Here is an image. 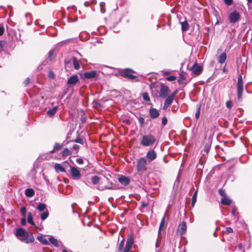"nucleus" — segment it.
Listing matches in <instances>:
<instances>
[{
  "label": "nucleus",
  "instance_id": "obj_16",
  "mask_svg": "<svg viewBox=\"0 0 252 252\" xmlns=\"http://www.w3.org/2000/svg\"><path fill=\"white\" fill-rule=\"evenodd\" d=\"M37 239L42 244L47 245L49 244V241L46 238L45 236L40 235L37 236Z\"/></svg>",
  "mask_w": 252,
  "mask_h": 252
},
{
  "label": "nucleus",
  "instance_id": "obj_1",
  "mask_svg": "<svg viewBox=\"0 0 252 252\" xmlns=\"http://www.w3.org/2000/svg\"><path fill=\"white\" fill-rule=\"evenodd\" d=\"M156 142V137L154 135L150 134L143 135L140 143L144 147H151L153 146Z\"/></svg>",
  "mask_w": 252,
  "mask_h": 252
},
{
  "label": "nucleus",
  "instance_id": "obj_59",
  "mask_svg": "<svg viewBox=\"0 0 252 252\" xmlns=\"http://www.w3.org/2000/svg\"><path fill=\"white\" fill-rule=\"evenodd\" d=\"M248 3H250L252 2V0H247Z\"/></svg>",
  "mask_w": 252,
  "mask_h": 252
},
{
  "label": "nucleus",
  "instance_id": "obj_8",
  "mask_svg": "<svg viewBox=\"0 0 252 252\" xmlns=\"http://www.w3.org/2000/svg\"><path fill=\"white\" fill-rule=\"evenodd\" d=\"M134 243L133 238L132 236L129 237L126 243V245L123 252H129L130 250Z\"/></svg>",
  "mask_w": 252,
  "mask_h": 252
},
{
  "label": "nucleus",
  "instance_id": "obj_43",
  "mask_svg": "<svg viewBox=\"0 0 252 252\" xmlns=\"http://www.w3.org/2000/svg\"><path fill=\"white\" fill-rule=\"evenodd\" d=\"M219 193L220 194L222 197H226V194L225 193V192L224 190H222V189H220L219 190Z\"/></svg>",
  "mask_w": 252,
  "mask_h": 252
},
{
  "label": "nucleus",
  "instance_id": "obj_54",
  "mask_svg": "<svg viewBox=\"0 0 252 252\" xmlns=\"http://www.w3.org/2000/svg\"><path fill=\"white\" fill-rule=\"evenodd\" d=\"M196 194H197V192H195L193 196H192V202H195L196 201Z\"/></svg>",
  "mask_w": 252,
  "mask_h": 252
},
{
  "label": "nucleus",
  "instance_id": "obj_31",
  "mask_svg": "<svg viewBox=\"0 0 252 252\" xmlns=\"http://www.w3.org/2000/svg\"><path fill=\"white\" fill-rule=\"evenodd\" d=\"M189 28V25L187 21L182 23V30L183 31H187Z\"/></svg>",
  "mask_w": 252,
  "mask_h": 252
},
{
  "label": "nucleus",
  "instance_id": "obj_39",
  "mask_svg": "<svg viewBox=\"0 0 252 252\" xmlns=\"http://www.w3.org/2000/svg\"><path fill=\"white\" fill-rule=\"evenodd\" d=\"M200 112V106H198V107L197 108V110L195 113V117L196 119H198L199 117Z\"/></svg>",
  "mask_w": 252,
  "mask_h": 252
},
{
  "label": "nucleus",
  "instance_id": "obj_18",
  "mask_svg": "<svg viewBox=\"0 0 252 252\" xmlns=\"http://www.w3.org/2000/svg\"><path fill=\"white\" fill-rule=\"evenodd\" d=\"M78 81V76L77 75H73L68 79L67 83L70 85H74Z\"/></svg>",
  "mask_w": 252,
  "mask_h": 252
},
{
  "label": "nucleus",
  "instance_id": "obj_47",
  "mask_svg": "<svg viewBox=\"0 0 252 252\" xmlns=\"http://www.w3.org/2000/svg\"><path fill=\"white\" fill-rule=\"evenodd\" d=\"M30 78L28 77L26 79V80L24 81V84L25 86H28V85L30 83Z\"/></svg>",
  "mask_w": 252,
  "mask_h": 252
},
{
  "label": "nucleus",
  "instance_id": "obj_51",
  "mask_svg": "<svg viewBox=\"0 0 252 252\" xmlns=\"http://www.w3.org/2000/svg\"><path fill=\"white\" fill-rule=\"evenodd\" d=\"M167 120L165 117H163L162 118V124L163 125L165 126L167 124Z\"/></svg>",
  "mask_w": 252,
  "mask_h": 252
},
{
  "label": "nucleus",
  "instance_id": "obj_41",
  "mask_svg": "<svg viewBox=\"0 0 252 252\" xmlns=\"http://www.w3.org/2000/svg\"><path fill=\"white\" fill-rule=\"evenodd\" d=\"M226 106L227 108L230 109L232 107V102L230 100L227 101L226 102Z\"/></svg>",
  "mask_w": 252,
  "mask_h": 252
},
{
  "label": "nucleus",
  "instance_id": "obj_38",
  "mask_svg": "<svg viewBox=\"0 0 252 252\" xmlns=\"http://www.w3.org/2000/svg\"><path fill=\"white\" fill-rule=\"evenodd\" d=\"M20 212L24 217H26L27 210L25 207H22L20 209Z\"/></svg>",
  "mask_w": 252,
  "mask_h": 252
},
{
  "label": "nucleus",
  "instance_id": "obj_37",
  "mask_svg": "<svg viewBox=\"0 0 252 252\" xmlns=\"http://www.w3.org/2000/svg\"><path fill=\"white\" fill-rule=\"evenodd\" d=\"M48 54L50 60H52L55 57V53L53 50L50 51Z\"/></svg>",
  "mask_w": 252,
  "mask_h": 252
},
{
  "label": "nucleus",
  "instance_id": "obj_33",
  "mask_svg": "<svg viewBox=\"0 0 252 252\" xmlns=\"http://www.w3.org/2000/svg\"><path fill=\"white\" fill-rule=\"evenodd\" d=\"M46 207V205L45 204L40 203L37 206V209L39 211L42 212L45 210Z\"/></svg>",
  "mask_w": 252,
  "mask_h": 252
},
{
  "label": "nucleus",
  "instance_id": "obj_42",
  "mask_svg": "<svg viewBox=\"0 0 252 252\" xmlns=\"http://www.w3.org/2000/svg\"><path fill=\"white\" fill-rule=\"evenodd\" d=\"M74 142H76V143L81 144H83V143H84L83 139H82V138H81L80 137L77 138V139H76L74 140Z\"/></svg>",
  "mask_w": 252,
  "mask_h": 252
},
{
  "label": "nucleus",
  "instance_id": "obj_52",
  "mask_svg": "<svg viewBox=\"0 0 252 252\" xmlns=\"http://www.w3.org/2000/svg\"><path fill=\"white\" fill-rule=\"evenodd\" d=\"M21 224L22 225H25L26 224V217H23V218L21 220Z\"/></svg>",
  "mask_w": 252,
  "mask_h": 252
},
{
  "label": "nucleus",
  "instance_id": "obj_10",
  "mask_svg": "<svg viewBox=\"0 0 252 252\" xmlns=\"http://www.w3.org/2000/svg\"><path fill=\"white\" fill-rule=\"evenodd\" d=\"M239 19L240 15L237 12L234 11L229 15V20L231 23H234L239 21Z\"/></svg>",
  "mask_w": 252,
  "mask_h": 252
},
{
  "label": "nucleus",
  "instance_id": "obj_36",
  "mask_svg": "<svg viewBox=\"0 0 252 252\" xmlns=\"http://www.w3.org/2000/svg\"><path fill=\"white\" fill-rule=\"evenodd\" d=\"M142 97L143 99L146 101H149L150 100V97L149 94L147 93H144L143 94Z\"/></svg>",
  "mask_w": 252,
  "mask_h": 252
},
{
  "label": "nucleus",
  "instance_id": "obj_44",
  "mask_svg": "<svg viewBox=\"0 0 252 252\" xmlns=\"http://www.w3.org/2000/svg\"><path fill=\"white\" fill-rule=\"evenodd\" d=\"M225 232L226 233H227V234L232 233L233 232V229H232V228L229 227H226V229H225Z\"/></svg>",
  "mask_w": 252,
  "mask_h": 252
},
{
  "label": "nucleus",
  "instance_id": "obj_27",
  "mask_svg": "<svg viewBox=\"0 0 252 252\" xmlns=\"http://www.w3.org/2000/svg\"><path fill=\"white\" fill-rule=\"evenodd\" d=\"M72 154V151L71 150H69L67 148L64 149L62 152V155L63 157H67L69 155H71Z\"/></svg>",
  "mask_w": 252,
  "mask_h": 252
},
{
  "label": "nucleus",
  "instance_id": "obj_64",
  "mask_svg": "<svg viewBox=\"0 0 252 252\" xmlns=\"http://www.w3.org/2000/svg\"><path fill=\"white\" fill-rule=\"evenodd\" d=\"M216 234V232H214V235H215Z\"/></svg>",
  "mask_w": 252,
  "mask_h": 252
},
{
  "label": "nucleus",
  "instance_id": "obj_5",
  "mask_svg": "<svg viewBox=\"0 0 252 252\" xmlns=\"http://www.w3.org/2000/svg\"><path fill=\"white\" fill-rule=\"evenodd\" d=\"M70 173L71 178L74 180H79L81 177L80 171L76 166L70 167Z\"/></svg>",
  "mask_w": 252,
  "mask_h": 252
},
{
  "label": "nucleus",
  "instance_id": "obj_57",
  "mask_svg": "<svg viewBox=\"0 0 252 252\" xmlns=\"http://www.w3.org/2000/svg\"><path fill=\"white\" fill-rule=\"evenodd\" d=\"M235 209L234 208H233L232 211V213L233 214V215H235Z\"/></svg>",
  "mask_w": 252,
  "mask_h": 252
},
{
  "label": "nucleus",
  "instance_id": "obj_4",
  "mask_svg": "<svg viewBox=\"0 0 252 252\" xmlns=\"http://www.w3.org/2000/svg\"><path fill=\"white\" fill-rule=\"evenodd\" d=\"M237 92L238 99L240 100L243 93V81L242 77L241 75L238 76V82L237 84Z\"/></svg>",
  "mask_w": 252,
  "mask_h": 252
},
{
  "label": "nucleus",
  "instance_id": "obj_15",
  "mask_svg": "<svg viewBox=\"0 0 252 252\" xmlns=\"http://www.w3.org/2000/svg\"><path fill=\"white\" fill-rule=\"evenodd\" d=\"M149 113L152 119H156L158 117L159 113L157 109L151 108L149 110Z\"/></svg>",
  "mask_w": 252,
  "mask_h": 252
},
{
  "label": "nucleus",
  "instance_id": "obj_20",
  "mask_svg": "<svg viewBox=\"0 0 252 252\" xmlns=\"http://www.w3.org/2000/svg\"><path fill=\"white\" fill-rule=\"evenodd\" d=\"M27 233L24 229L22 228H19L17 229L16 232V235L17 237H21L24 236Z\"/></svg>",
  "mask_w": 252,
  "mask_h": 252
},
{
  "label": "nucleus",
  "instance_id": "obj_60",
  "mask_svg": "<svg viewBox=\"0 0 252 252\" xmlns=\"http://www.w3.org/2000/svg\"><path fill=\"white\" fill-rule=\"evenodd\" d=\"M84 5H85L86 6H88V4H87V1L85 2V3H84Z\"/></svg>",
  "mask_w": 252,
  "mask_h": 252
},
{
  "label": "nucleus",
  "instance_id": "obj_55",
  "mask_svg": "<svg viewBox=\"0 0 252 252\" xmlns=\"http://www.w3.org/2000/svg\"><path fill=\"white\" fill-rule=\"evenodd\" d=\"M170 73V71H165L164 72V75H168Z\"/></svg>",
  "mask_w": 252,
  "mask_h": 252
},
{
  "label": "nucleus",
  "instance_id": "obj_17",
  "mask_svg": "<svg viewBox=\"0 0 252 252\" xmlns=\"http://www.w3.org/2000/svg\"><path fill=\"white\" fill-rule=\"evenodd\" d=\"M119 181L120 183L124 185H127L129 183V179L124 176H122L119 178Z\"/></svg>",
  "mask_w": 252,
  "mask_h": 252
},
{
  "label": "nucleus",
  "instance_id": "obj_3",
  "mask_svg": "<svg viewBox=\"0 0 252 252\" xmlns=\"http://www.w3.org/2000/svg\"><path fill=\"white\" fill-rule=\"evenodd\" d=\"M178 91L175 90L171 94L166 97L163 107V110H166L171 105Z\"/></svg>",
  "mask_w": 252,
  "mask_h": 252
},
{
  "label": "nucleus",
  "instance_id": "obj_28",
  "mask_svg": "<svg viewBox=\"0 0 252 252\" xmlns=\"http://www.w3.org/2000/svg\"><path fill=\"white\" fill-rule=\"evenodd\" d=\"M73 64L75 69L78 70L80 68L79 62L75 57L73 58Z\"/></svg>",
  "mask_w": 252,
  "mask_h": 252
},
{
  "label": "nucleus",
  "instance_id": "obj_63",
  "mask_svg": "<svg viewBox=\"0 0 252 252\" xmlns=\"http://www.w3.org/2000/svg\"><path fill=\"white\" fill-rule=\"evenodd\" d=\"M62 252H67L66 251H65V250H64Z\"/></svg>",
  "mask_w": 252,
  "mask_h": 252
},
{
  "label": "nucleus",
  "instance_id": "obj_48",
  "mask_svg": "<svg viewBox=\"0 0 252 252\" xmlns=\"http://www.w3.org/2000/svg\"><path fill=\"white\" fill-rule=\"evenodd\" d=\"M80 148V147L79 145H77V144H74L73 147H72V149L74 150H75L76 151V152L77 153L79 149Z\"/></svg>",
  "mask_w": 252,
  "mask_h": 252
},
{
  "label": "nucleus",
  "instance_id": "obj_58",
  "mask_svg": "<svg viewBox=\"0 0 252 252\" xmlns=\"http://www.w3.org/2000/svg\"><path fill=\"white\" fill-rule=\"evenodd\" d=\"M105 10L103 9V7L102 8H101V13H104L105 12Z\"/></svg>",
  "mask_w": 252,
  "mask_h": 252
},
{
  "label": "nucleus",
  "instance_id": "obj_24",
  "mask_svg": "<svg viewBox=\"0 0 252 252\" xmlns=\"http://www.w3.org/2000/svg\"><path fill=\"white\" fill-rule=\"evenodd\" d=\"M25 195L28 197H32L34 194V191L32 189H27L25 190Z\"/></svg>",
  "mask_w": 252,
  "mask_h": 252
},
{
  "label": "nucleus",
  "instance_id": "obj_49",
  "mask_svg": "<svg viewBox=\"0 0 252 252\" xmlns=\"http://www.w3.org/2000/svg\"><path fill=\"white\" fill-rule=\"evenodd\" d=\"M138 121H139V123L141 124V125L142 126L145 122V120L142 117H139L138 118Z\"/></svg>",
  "mask_w": 252,
  "mask_h": 252
},
{
  "label": "nucleus",
  "instance_id": "obj_6",
  "mask_svg": "<svg viewBox=\"0 0 252 252\" xmlns=\"http://www.w3.org/2000/svg\"><path fill=\"white\" fill-rule=\"evenodd\" d=\"M170 91V89L167 86L164 84L161 85L159 92V96L161 98H165L168 96V94Z\"/></svg>",
  "mask_w": 252,
  "mask_h": 252
},
{
  "label": "nucleus",
  "instance_id": "obj_14",
  "mask_svg": "<svg viewBox=\"0 0 252 252\" xmlns=\"http://www.w3.org/2000/svg\"><path fill=\"white\" fill-rule=\"evenodd\" d=\"M97 75V72L95 70L86 72L84 73L85 78L90 79L95 77Z\"/></svg>",
  "mask_w": 252,
  "mask_h": 252
},
{
  "label": "nucleus",
  "instance_id": "obj_62",
  "mask_svg": "<svg viewBox=\"0 0 252 252\" xmlns=\"http://www.w3.org/2000/svg\"><path fill=\"white\" fill-rule=\"evenodd\" d=\"M146 206H147V205H146V204H142V206H143V207H146Z\"/></svg>",
  "mask_w": 252,
  "mask_h": 252
},
{
  "label": "nucleus",
  "instance_id": "obj_53",
  "mask_svg": "<svg viewBox=\"0 0 252 252\" xmlns=\"http://www.w3.org/2000/svg\"><path fill=\"white\" fill-rule=\"evenodd\" d=\"M48 76L50 78H54L55 75H54V73L52 71H50L49 72Z\"/></svg>",
  "mask_w": 252,
  "mask_h": 252
},
{
  "label": "nucleus",
  "instance_id": "obj_22",
  "mask_svg": "<svg viewBox=\"0 0 252 252\" xmlns=\"http://www.w3.org/2000/svg\"><path fill=\"white\" fill-rule=\"evenodd\" d=\"M226 59V54L225 53H222L218 58L219 62L221 64H222L225 62Z\"/></svg>",
  "mask_w": 252,
  "mask_h": 252
},
{
  "label": "nucleus",
  "instance_id": "obj_25",
  "mask_svg": "<svg viewBox=\"0 0 252 252\" xmlns=\"http://www.w3.org/2000/svg\"><path fill=\"white\" fill-rule=\"evenodd\" d=\"M57 109H58V106H55L52 109H51L47 111V114H48V116H49L50 117H52L56 113Z\"/></svg>",
  "mask_w": 252,
  "mask_h": 252
},
{
  "label": "nucleus",
  "instance_id": "obj_30",
  "mask_svg": "<svg viewBox=\"0 0 252 252\" xmlns=\"http://www.w3.org/2000/svg\"><path fill=\"white\" fill-rule=\"evenodd\" d=\"M27 220H28V223H29L30 224L32 225H35V223L33 220L32 213L31 212L28 213Z\"/></svg>",
  "mask_w": 252,
  "mask_h": 252
},
{
  "label": "nucleus",
  "instance_id": "obj_11",
  "mask_svg": "<svg viewBox=\"0 0 252 252\" xmlns=\"http://www.w3.org/2000/svg\"><path fill=\"white\" fill-rule=\"evenodd\" d=\"M21 241L26 243H32L34 241V238L32 235H29L27 232L24 236H23L21 239Z\"/></svg>",
  "mask_w": 252,
  "mask_h": 252
},
{
  "label": "nucleus",
  "instance_id": "obj_19",
  "mask_svg": "<svg viewBox=\"0 0 252 252\" xmlns=\"http://www.w3.org/2000/svg\"><path fill=\"white\" fill-rule=\"evenodd\" d=\"M49 244L50 243V244H52L54 246H55L56 247H58L59 246V241H58L57 239L55 238L52 236H49Z\"/></svg>",
  "mask_w": 252,
  "mask_h": 252
},
{
  "label": "nucleus",
  "instance_id": "obj_29",
  "mask_svg": "<svg viewBox=\"0 0 252 252\" xmlns=\"http://www.w3.org/2000/svg\"><path fill=\"white\" fill-rule=\"evenodd\" d=\"M166 215V214H165L164 216V217H163L161 222H160V225H159V230H158V235H160V233H161V231L163 228V227L164 226V223H165V215Z\"/></svg>",
  "mask_w": 252,
  "mask_h": 252
},
{
  "label": "nucleus",
  "instance_id": "obj_34",
  "mask_svg": "<svg viewBox=\"0 0 252 252\" xmlns=\"http://www.w3.org/2000/svg\"><path fill=\"white\" fill-rule=\"evenodd\" d=\"M99 178L97 176H94L92 177V181L93 184L95 185L99 182Z\"/></svg>",
  "mask_w": 252,
  "mask_h": 252
},
{
  "label": "nucleus",
  "instance_id": "obj_56",
  "mask_svg": "<svg viewBox=\"0 0 252 252\" xmlns=\"http://www.w3.org/2000/svg\"><path fill=\"white\" fill-rule=\"evenodd\" d=\"M104 5H105L104 2H100V6L101 8H102V7H103V6Z\"/></svg>",
  "mask_w": 252,
  "mask_h": 252
},
{
  "label": "nucleus",
  "instance_id": "obj_35",
  "mask_svg": "<svg viewBox=\"0 0 252 252\" xmlns=\"http://www.w3.org/2000/svg\"><path fill=\"white\" fill-rule=\"evenodd\" d=\"M125 243V239L123 238V240L121 241L118 248V251H122L123 249Z\"/></svg>",
  "mask_w": 252,
  "mask_h": 252
},
{
  "label": "nucleus",
  "instance_id": "obj_45",
  "mask_svg": "<svg viewBox=\"0 0 252 252\" xmlns=\"http://www.w3.org/2000/svg\"><path fill=\"white\" fill-rule=\"evenodd\" d=\"M4 31V27L2 24H0V36H1Z\"/></svg>",
  "mask_w": 252,
  "mask_h": 252
},
{
  "label": "nucleus",
  "instance_id": "obj_40",
  "mask_svg": "<svg viewBox=\"0 0 252 252\" xmlns=\"http://www.w3.org/2000/svg\"><path fill=\"white\" fill-rule=\"evenodd\" d=\"M166 79L168 81H173L176 79V77L173 75L169 76L166 78Z\"/></svg>",
  "mask_w": 252,
  "mask_h": 252
},
{
  "label": "nucleus",
  "instance_id": "obj_13",
  "mask_svg": "<svg viewBox=\"0 0 252 252\" xmlns=\"http://www.w3.org/2000/svg\"><path fill=\"white\" fill-rule=\"evenodd\" d=\"M133 72L131 70H127L126 71L123 73L122 75L125 78L133 80L136 78V76L132 74Z\"/></svg>",
  "mask_w": 252,
  "mask_h": 252
},
{
  "label": "nucleus",
  "instance_id": "obj_26",
  "mask_svg": "<svg viewBox=\"0 0 252 252\" xmlns=\"http://www.w3.org/2000/svg\"><path fill=\"white\" fill-rule=\"evenodd\" d=\"M63 147V145L58 143H55L54 146L53 150L50 151V153H53L55 152V151H59Z\"/></svg>",
  "mask_w": 252,
  "mask_h": 252
},
{
  "label": "nucleus",
  "instance_id": "obj_7",
  "mask_svg": "<svg viewBox=\"0 0 252 252\" xmlns=\"http://www.w3.org/2000/svg\"><path fill=\"white\" fill-rule=\"evenodd\" d=\"M157 158V154L154 150H149L146 154V158L149 163L154 160Z\"/></svg>",
  "mask_w": 252,
  "mask_h": 252
},
{
  "label": "nucleus",
  "instance_id": "obj_23",
  "mask_svg": "<svg viewBox=\"0 0 252 252\" xmlns=\"http://www.w3.org/2000/svg\"><path fill=\"white\" fill-rule=\"evenodd\" d=\"M221 203L224 205H229L231 203V200L226 196L221 198Z\"/></svg>",
  "mask_w": 252,
  "mask_h": 252
},
{
  "label": "nucleus",
  "instance_id": "obj_46",
  "mask_svg": "<svg viewBox=\"0 0 252 252\" xmlns=\"http://www.w3.org/2000/svg\"><path fill=\"white\" fill-rule=\"evenodd\" d=\"M76 162L79 164H82L84 163V161L81 158H78L76 160Z\"/></svg>",
  "mask_w": 252,
  "mask_h": 252
},
{
  "label": "nucleus",
  "instance_id": "obj_21",
  "mask_svg": "<svg viewBox=\"0 0 252 252\" xmlns=\"http://www.w3.org/2000/svg\"><path fill=\"white\" fill-rule=\"evenodd\" d=\"M55 169L57 172H65L64 167L60 163H56L54 166Z\"/></svg>",
  "mask_w": 252,
  "mask_h": 252
},
{
  "label": "nucleus",
  "instance_id": "obj_32",
  "mask_svg": "<svg viewBox=\"0 0 252 252\" xmlns=\"http://www.w3.org/2000/svg\"><path fill=\"white\" fill-rule=\"evenodd\" d=\"M48 216H49V212L48 211H45V212H43L41 214L40 218L42 220H44L48 217Z\"/></svg>",
  "mask_w": 252,
  "mask_h": 252
},
{
  "label": "nucleus",
  "instance_id": "obj_12",
  "mask_svg": "<svg viewBox=\"0 0 252 252\" xmlns=\"http://www.w3.org/2000/svg\"><path fill=\"white\" fill-rule=\"evenodd\" d=\"M187 231V225L186 223L185 222H182L180 224L178 230L177 232L180 234V235H184Z\"/></svg>",
  "mask_w": 252,
  "mask_h": 252
},
{
  "label": "nucleus",
  "instance_id": "obj_2",
  "mask_svg": "<svg viewBox=\"0 0 252 252\" xmlns=\"http://www.w3.org/2000/svg\"><path fill=\"white\" fill-rule=\"evenodd\" d=\"M148 161L145 157L139 158L137 161L136 168L138 172H143L147 170V165Z\"/></svg>",
  "mask_w": 252,
  "mask_h": 252
},
{
  "label": "nucleus",
  "instance_id": "obj_9",
  "mask_svg": "<svg viewBox=\"0 0 252 252\" xmlns=\"http://www.w3.org/2000/svg\"><path fill=\"white\" fill-rule=\"evenodd\" d=\"M190 70L192 71L194 75H198L201 73L202 71V67L201 66L199 65L196 63H195L191 67Z\"/></svg>",
  "mask_w": 252,
  "mask_h": 252
},
{
  "label": "nucleus",
  "instance_id": "obj_50",
  "mask_svg": "<svg viewBox=\"0 0 252 252\" xmlns=\"http://www.w3.org/2000/svg\"><path fill=\"white\" fill-rule=\"evenodd\" d=\"M224 1L227 5H230L232 3V0H224Z\"/></svg>",
  "mask_w": 252,
  "mask_h": 252
},
{
  "label": "nucleus",
  "instance_id": "obj_61",
  "mask_svg": "<svg viewBox=\"0 0 252 252\" xmlns=\"http://www.w3.org/2000/svg\"><path fill=\"white\" fill-rule=\"evenodd\" d=\"M205 148L206 149L205 151H208V147H207V146H205Z\"/></svg>",
  "mask_w": 252,
  "mask_h": 252
}]
</instances>
